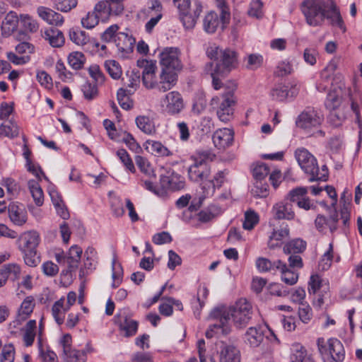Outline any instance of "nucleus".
Here are the masks:
<instances>
[{
    "label": "nucleus",
    "mask_w": 362,
    "mask_h": 362,
    "mask_svg": "<svg viewBox=\"0 0 362 362\" xmlns=\"http://www.w3.org/2000/svg\"><path fill=\"white\" fill-rule=\"evenodd\" d=\"M327 8V3L323 0H304L300 5L306 23L313 27L323 24Z\"/></svg>",
    "instance_id": "423d86ee"
},
{
    "label": "nucleus",
    "mask_w": 362,
    "mask_h": 362,
    "mask_svg": "<svg viewBox=\"0 0 362 362\" xmlns=\"http://www.w3.org/2000/svg\"><path fill=\"white\" fill-rule=\"evenodd\" d=\"M21 267L16 263L6 264L0 267V288L3 287L10 278L16 281L20 278Z\"/></svg>",
    "instance_id": "6ab92c4d"
},
{
    "label": "nucleus",
    "mask_w": 362,
    "mask_h": 362,
    "mask_svg": "<svg viewBox=\"0 0 362 362\" xmlns=\"http://www.w3.org/2000/svg\"><path fill=\"white\" fill-rule=\"evenodd\" d=\"M118 317V324L121 333L125 337L135 335L138 329L137 321L128 317L124 314H119Z\"/></svg>",
    "instance_id": "5701e85b"
},
{
    "label": "nucleus",
    "mask_w": 362,
    "mask_h": 362,
    "mask_svg": "<svg viewBox=\"0 0 362 362\" xmlns=\"http://www.w3.org/2000/svg\"><path fill=\"white\" fill-rule=\"evenodd\" d=\"M8 212L11 221L16 226H23L27 221V211L22 204L10 203Z\"/></svg>",
    "instance_id": "a211bd4d"
},
{
    "label": "nucleus",
    "mask_w": 362,
    "mask_h": 362,
    "mask_svg": "<svg viewBox=\"0 0 362 362\" xmlns=\"http://www.w3.org/2000/svg\"><path fill=\"white\" fill-rule=\"evenodd\" d=\"M308 188L305 187H299L291 189L287 194L286 199L291 202L296 203L298 205L301 200L306 197Z\"/></svg>",
    "instance_id": "de8ad7c7"
},
{
    "label": "nucleus",
    "mask_w": 362,
    "mask_h": 362,
    "mask_svg": "<svg viewBox=\"0 0 362 362\" xmlns=\"http://www.w3.org/2000/svg\"><path fill=\"white\" fill-rule=\"evenodd\" d=\"M277 270L281 273V280L286 284L292 286L296 284L298 279V274L293 269L289 268L285 263L281 262Z\"/></svg>",
    "instance_id": "c9c22d12"
},
{
    "label": "nucleus",
    "mask_w": 362,
    "mask_h": 362,
    "mask_svg": "<svg viewBox=\"0 0 362 362\" xmlns=\"http://www.w3.org/2000/svg\"><path fill=\"white\" fill-rule=\"evenodd\" d=\"M323 121L324 116L321 111L308 108L298 115L296 125L307 132H310L313 129L319 127Z\"/></svg>",
    "instance_id": "9d476101"
},
{
    "label": "nucleus",
    "mask_w": 362,
    "mask_h": 362,
    "mask_svg": "<svg viewBox=\"0 0 362 362\" xmlns=\"http://www.w3.org/2000/svg\"><path fill=\"white\" fill-rule=\"evenodd\" d=\"M245 342L251 347H257L264 339V332L260 327H251L244 336Z\"/></svg>",
    "instance_id": "cd10ccee"
},
{
    "label": "nucleus",
    "mask_w": 362,
    "mask_h": 362,
    "mask_svg": "<svg viewBox=\"0 0 362 362\" xmlns=\"http://www.w3.org/2000/svg\"><path fill=\"white\" fill-rule=\"evenodd\" d=\"M206 54L216 62L206 64L204 71L211 77L214 88L218 90L221 87L220 77L225 76L238 66V54L231 49H223L216 45H211L207 48Z\"/></svg>",
    "instance_id": "f03ea898"
},
{
    "label": "nucleus",
    "mask_w": 362,
    "mask_h": 362,
    "mask_svg": "<svg viewBox=\"0 0 362 362\" xmlns=\"http://www.w3.org/2000/svg\"><path fill=\"white\" fill-rule=\"evenodd\" d=\"M86 62L85 55L81 52H73L68 57L69 66L75 69L79 70L83 68Z\"/></svg>",
    "instance_id": "a18cd8bd"
},
{
    "label": "nucleus",
    "mask_w": 362,
    "mask_h": 362,
    "mask_svg": "<svg viewBox=\"0 0 362 362\" xmlns=\"http://www.w3.org/2000/svg\"><path fill=\"white\" fill-rule=\"evenodd\" d=\"M66 362H86V354L83 350L72 349L64 354Z\"/></svg>",
    "instance_id": "5fc2aeb1"
},
{
    "label": "nucleus",
    "mask_w": 362,
    "mask_h": 362,
    "mask_svg": "<svg viewBox=\"0 0 362 362\" xmlns=\"http://www.w3.org/2000/svg\"><path fill=\"white\" fill-rule=\"evenodd\" d=\"M156 180V177H141L139 180V185L146 189L148 190L149 192H151L153 194L160 196V190L157 187V186L155 184Z\"/></svg>",
    "instance_id": "052dcab7"
},
{
    "label": "nucleus",
    "mask_w": 362,
    "mask_h": 362,
    "mask_svg": "<svg viewBox=\"0 0 362 362\" xmlns=\"http://www.w3.org/2000/svg\"><path fill=\"white\" fill-rule=\"evenodd\" d=\"M98 263V255L96 250L92 246H88L84 252L83 265L85 269L92 272L95 269Z\"/></svg>",
    "instance_id": "f704fd0d"
},
{
    "label": "nucleus",
    "mask_w": 362,
    "mask_h": 362,
    "mask_svg": "<svg viewBox=\"0 0 362 362\" xmlns=\"http://www.w3.org/2000/svg\"><path fill=\"white\" fill-rule=\"evenodd\" d=\"M180 53L175 47H165L159 54L161 69L177 72L182 69Z\"/></svg>",
    "instance_id": "f8f14e48"
},
{
    "label": "nucleus",
    "mask_w": 362,
    "mask_h": 362,
    "mask_svg": "<svg viewBox=\"0 0 362 362\" xmlns=\"http://www.w3.org/2000/svg\"><path fill=\"white\" fill-rule=\"evenodd\" d=\"M136 64L142 69V76L156 73L157 69L156 63L153 60L141 59L137 60Z\"/></svg>",
    "instance_id": "3c124183"
},
{
    "label": "nucleus",
    "mask_w": 362,
    "mask_h": 362,
    "mask_svg": "<svg viewBox=\"0 0 362 362\" xmlns=\"http://www.w3.org/2000/svg\"><path fill=\"white\" fill-rule=\"evenodd\" d=\"M136 124L138 128L146 134H152L156 132L154 122L147 116L136 117Z\"/></svg>",
    "instance_id": "a19ab883"
},
{
    "label": "nucleus",
    "mask_w": 362,
    "mask_h": 362,
    "mask_svg": "<svg viewBox=\"0 0 362 362\" xmlns=\"http://www.w3.org/2000/svg\"><path fill=\"white\" fill-rule=\"evenodd\" d=\"M54 7L62 12H69L77 6V0H51Z\"/></svg>",
    "instance_id": "864d4df0"
},
{
    "label": "nucleus",
    "mask_w": 362,
    "mask_h": 362,
    "mask_svg": "<svg viewBox=\"0 0 362 362\" xmlns=\"http://www.w3.org/2000/svg\"><path fill=\"white\" fill-rule=\"evenodd\" d=\"M93 12L97 13L102 21L106 19L110 15L106 0H103L96 4Z\"/></svg>",
    "instance_id": "69168bd1"
},
{
    "label": "nucleus",
    "mask_w": 362,
    "mask_h": 362,
    "mask_svg": "<svg viewBox=\"0 0 362 362\" xmlns=\"http://www.w3.org/2000/svg\"><path fill=\"white\" fill-rule=\"evenodd\" d=\"M117 156L127 170L134 173L135 168L134 163L125 149L121 148L117 151Z\"/></svg>",
    "instance_id": "0e129e2a"
},
{
    "label": "nucleus",
    "mask_w": 362,
    "mask_h": 362,
    "mask_svg": "<svg viewBox=\"0 0 362 362\" xmlns=\"http://www.w3.org/2000/svg\"><path fill=\"white\" fill-rule=\"evenodd\" d=\"M162 110L170 115H175L180 113L185 108V103L182 95L178 91H170L160 100Z\"/></svg>",
    "instance_id": "9b49d317"
},
{
    "label": "nucleus",
    "mask_w": 362,
    "mask_h": 362,
    "mask_svg": "<svg viewBox=\"0 0 362 362\" xmlns=\"http://www.w3.org/2000/svg\"><path fill=\"white\" fill-rule=\"evenodd\" d=\"M235 103V98L231 91L214 97L211 100V105L218 106V117L223 122H229L233 118Z\"/></svg>",
    "instance_id": "1a4fd4ad"
},
{
    "label": "nucleus",
    "mask_w": 362,
    "mask_h": 362,
    "mask_svg": "<svg viewBox=\"0 0 362 362\" xmlns=\"http://www.w3.org/2000/svg\"><path fill=\"white\" fill-rule=\"evenodd\" d=\"M110 14L118 16L124 11V0H106Z\"/></svg>",
    "instance_id": "338daca9"
},
{
    "label": "nucleus",
    "mask_w": 362,
    "mask_h": 362,
    "mask_svg": "<svg viewBox=\"0 0 362 362\" xmlns=\"http://www.w3.org/2000/svg\"><path fill=\"white\" fill-rule=\"evenodd\" d=\"M69 308L65 305V298L62 297L57 300L52 308V314L55 322L61 325L64 322L66 313Z\"/></svg>",
    "instance_id": "2f4dec72"
},
{
    "label": "nucleus",
    "mask_w": 362,
    "mask_h": 362,
    "mask_svg": "<svg viewBox=\"0 0 362 362\" xmlns=\"http://www.w3.org/2000/svg\"><path fill=\"white\" fill-rule=\"evenodd\" d=\"M318 351L325 362H342L345 350L342 343L337 338L325 340L323 337L317 340Z\"/></svg>",
    "instance_id": "39448f33"
},
{
    "label": "nucleus",
    "mask_w": 362,
    "mask_h": 362,
    "mask_svg": "<svg viewBox=\"0 0 362 362\" xmlns=\"http://www.w3.org/2000/svg\"><path fill=\"white\" fill-rule=\"evenodd\" d=\"M23 254L25 263L31 267H36L40 262V257L37 255V249L21 252Z\"/></svg>",
    "instance_id": "4d7b16f0"
},
{
    "label": "nucleus",
    "mask_w": 362,
    "mask_h": 362,
    "mask_svg": "<svg viewBox=\"0 0 362 362\" xmlns=\"http://www.w3.org/2000/svg\"><path fill=\"white\" fill-rule=\"evenodd\" d=\"M219 362H240V352L235 346L224 341L216 344Z\"/></svg>",
    "instance_id": "ddd939ff"
},
{
    "label": "nucleus",
    "mask_w": 362,
    "mask_h": 362,
    "mask_svg": "<svg viewBox=\"0 0 362 362\" xmlns=\"http://www.w3.org/2000/svg\"><path fill=\"white\" fill-rule=\"evenodd\" d=\"M252 305L245 298L239 299L230 307L215 308L210 313V318L216 322L209 325L205 336L211 339L214 336L228 334L231 331V322L237 328H243L252 319Z\"/></svg>",
    "instance_id": "f257e3e1"
},
{
    "label": "nucleus",
    "mask_w": 362,
    "mask_h": 362,
    "mask_svg": "<svg viewBox=\"0 0 362 362\" xmlns=\"http://www.w3.org/2000/svg\"><path fill=\"white\" fill-rule=\"evenodd\" d=\"M88 74L90 76L98 85L103 84L105 81V76L97 64L91 65L88 69Z\"/></svg>",
    "instance_id": "e2e57ef3"
},
{
    "label": "nucleus",
    "mask_w": 362,
    "mask_h": 362,
    "mask_svg": "<svg viewBox=\"0 0 362 362\" xmlns=\"http://www.w3.org/2000/svg\"><path fill=\"white\" fill-rule=\"evenodd\" d=\"M14 358V346L11 344L4 346L0 354V362H13Z\"/></svg>",
    "instance_id": "13d9d810"
},
{
    "label": "nucleus",
    "mask_w": 362,
    "mask_h": 362,
    "mask_svg": "<svg viewBox=\"0 0 362 362\" xmlns=\"http://www.w3.org/2000/svg\"><path fill=\"white\" fill-rule=\"evenodd\" d=\"M104 66L109 75L115 80L119 79L122 74L119 64L113 59L106 60Z\"/></svg>",
    "instance_id": "c03bdc74"
},
{
    "label": "nucleus",
    "mask_w": 362,
    "mask_h": 362,
    "mask_svg": "<svg viewBox=\"0 0 362 362\" xmlns=\"http://www.w3.org/2000/svg\"><path fill=\"white\" fill-rule=\"evenodd\" d=\"M259 222L258 214L252 209L247 210L245 213V220L243 223V227L245 230H252L255 225Z\"/></svg>",
    "instance_id": "8fccbe9b"
},
{
    "label": "nucleus",
    "mask_w": 362,
    "mask_h": 362,
    "mask_svg": "<svg viewBox=\"0 0 362 362\" xmlns=\"http://www.w3.org/2000/svg\"><path fill=\"white\" fill-rule=\"evenodd\" d=\"M35 306V303L33 297H26L21 303L18 309L16 320L21 323L27 320L33 313Z\"/></svg>",
    "instance_id": "c756f323"
},
{
    "label": "nucleus",
    "mask_w": 362,
    "mask_h": 362,
    "mask_svg": "<svg viewBox=\"0 0 362 362\" xmlns=\"http://www.w3.org/2000/svg\"><path fill=\"white\" fill-rule=\"evenodd\" d=\"M36 320H30L25 324V327L22 329L23 340L25 346H30L33 345L35 336H36Z\"/></svg>",
    "instance_id": "473e14b6"
},
{
    "label": "nucleus",
    "mask_w": 362,
    "mask_h": 362,
    "mask_svg": "<svg viewBox=\"0 0 362 362\" xmlns=\"http://www.w3.org/2000/svg\"><path fill=\"white\" fill-rule=\"evenodd\" d=\"M306 248V243L302 239H294L284 247V252L286 254H299L303 252Z\"/></svg>",
    "instance_id": "79ce46f5"
},
{
    "label": "nucleus",
    "mask_w": 362,
    "mask_h": 362,
    "mask_svg": "<svg viewBox=\"0 0 362 362\" xmlns=\"http://www.w3.org/2000/svg\"><path fill=\"white\" fill-rule=\"evenodd\" d=\"M272 212L276 219L293 220L295 218V213L291 203H277L274 205Z\"/></svg>",
    "instance_id": "bb28decb"
},
{
    "label": "nucleus",
    "mask_w": 362,
    "mask_h": 362,
    "mask_svg": "<svg viewBox=\"0 0 362 362\" xmlns=\"http://www.w3.org/2000/svg\"><path fill=\"white\" fill-rule=\"evenodd\" d=\"M135 161L138 168L146 177L156 178V174L153 168L146 158L140 156H137L135 158Z\"/></svg>",
    "instance_id": "37998d69"
},
{
    "label": "nucleus",
    "mask_w": 362,
    "mask_h": 362,
    "mask_svg": "<svg viewBox=\"0 0 362 362\" xmlns=\"http://www.w3.org/2000/svg\"><path fill=\"white\" fill-rule=\"evenodd\" d=\"M42 37L53 47H60L64 43V37L62 32L57 28L47 29L44 32Z\"/></svg>",
    "instance_id": "7c9ffc66"
},
{
    "label": "nucleus",
    "mask_w": 362,
    "mask_h": 362,
    "mask_svg": "<svg viewBox=\"0 0 362 362\" xmlns=\"http://www.w3.org/2000/svg\"><path fill=\"white\" fill-rule=\"evenodd\" d=\"M37 13L40 18L50 25L59 26L64 23L63 16L49 8L39 6L37 8Z\"/></svg>",
    "instance_id": "4be33fe9"
},
{
    "label": "nucleus",
    "mask_w": 362,
    "mask_h": 362,
    "mask_svg": "<svg viewBox=\"0 0 362 362\" xmlns=\"http://www.w3.org/2000/svg\"><path fill=\"white\" fill-rule=\"evenodd\" d=\"M40 356L42 362H57V354L49 349H44L41 341L40 335L37 339Z\"/></svg>",
    "instance_id": "09e8293b"
},
{
    "label": "nucleus",
    "mask_w": 362,
    "mask_h": 362,
    "mask_svg": "<svg viewBox=\"0 0 362 362\" xmlns=\"http://www.w3.org/2000/svg\"><path fill=\"white\" fill-rule=\"evenodd\" d=\"M175 71L161 69L156 88L161 92H166L175 86L177 76Z\"/></svg>",
    "instance_id": "412c9836"
},
{
    "label": "nucleus",
    "mask_w": 362,
    "mask_h": 362,
    "mask_svg": "<svg viewBox=\"0 0 362 362\" xmlns=\"http://www.w3.org/2000/svg\"><path fill=\"white\" fill-rule=\"evenodd\" d=\"M82 253V248L77 245H74L69 248L66 256L67 264L70 269H76L78 268Z\"/></svg>",
    "instance_id": "72a5a7b5"
},
{
    "label": "nucleus",
    "mask_w": 362,
    "mask_h": 362,
    "mask_svg": "<svg viewBox=\"0 0 362 362\" xmlns=\"http://www.w3.org/2000/svg\"><path fill=\"white\" fill-rule=\"evenodd\" d=\"M298 93V88L296 86L288 87L284 84H278L271 90L270 96L274 100L284 101L289 97L296 96Z\"/></svg>",
    "instance_id": "f3484780"
},
{
    "label": "nucleus",
    "mask_w": 362,
    "mask_h": 362,
    "mask_svg": "<svg viewBox=\"0 0 362 362\" xmlns=\"http://www.w3.org/2000/svg\"><path fill=\"white\" fill-rule=\"evenodd\" d=\"M81 90L83 93L84 98L88 100L95 99L98 93L97 86L88 81L85 82L82 85Z\"/></svg>",
    "instance_id": "6e6d98bb"
},
{
    "label": "nucleus",
    "mask_w": 362,
    "mask_h": 362,
    "mask_svg": "<svg viewBox=\"0 0 362 362\" xmlns=\"http://www.w3.org/2000/svg\"><path fill=\"white\" fill-rule=\"evenodd\" d=\"M20 23V16L15 11L8 12L4 17L1 24L2 35L8 37L10 36L18 28Z\"/></svg>",
    "instance_id": "b1692460"
},
{
    "label": "nucleus",
    "mask_w": 362,
    "mask_h": 362,
    "mask_svg": "<svg viewBox=\"0 0 362 362\" xmlns=\"http://www.w3.org/2000/svg\"><path fill=\"white\" fill-rule=\"evenodd\" d=\"M281 265V260H276L272 262L269 259L264 257H259L256 260V267L260 272L276 271L279 266Z\"/></svg>",
    "instance_id": "ea45409f"
},
{
    "label": "nucleus",
    "mask_w": 362,
    "mask_h": 362,
    "mask_svg": "<svg viewBox=\"0 0 362 362\" xmlns=\"http://www.w3.org/2000/svg\"><path fill=\"white\" fill-rule=\"evenodd\" d=\"M322 286V279L318 274H313L308 282V293L315 294Z\"/></svg>",
    "instance_id": "774afa93"
},
{
    "label": "nucleus",
    "mask_w": 362,
    "mask_h": 362,
    "mask_svg": "<svg viewBox=\"0 0 362 362\" xmlns=\"http://www.w3.org/2000/svg\"><path fill=\"white\" fill-rule=\"evenodd\" d=\"M18 134L19 127L14 121L6 120L0 125V136L13 139Z\"/></svg>",
    "instance_id": "4c0bfd02"
},
{
    "label": "nucleus",
    "mask_w": 362,
    "mask_h": 362,
    "mask_svg": "<svg viewBox=\"0 0 362 362\" xmlns=\"http://www.w3.org/2000/svg\"><path fill=\"white\" fill-rule=\"evenodd\" d=\"M20 25L26 33H35L39 30V23L36 19L27 13L20 15Z\"/></svg>",
    "instance_id": "e433bc0d"
},
{
    "label": "nucleus",
    "mask_w": 362,
    "mask_h": 362,
    "mask_svg": "<svg viewBox=\"0 0 362 362\" xmlns=\"http://www.w3.org/2000/svg\"><path fill=\"white\" fill-rule=\"evenodd\" d=\"M217 8L220 11V18L214 11L208 13L204 17L203 26L208 33H215L221 23L223 25L228 23L230 19V9L224 0L217 1Z\"/></svg>",
    "instance_id": "6e6552de"
},
{
    "label": "nucleus",
    "mask_w": 362,
    "mask_h": 362,
    "mask_svg": "<svg viewBox=\"0 0 362 362\" xmlns=\"http://www.w3.org/2000/svg\"><path fill=\"white\" fill-rule=\"evenodd\" d=\"M70 39L72 42L78 45H85L89 42V37L85 31L74 30L70 33Z\"/></svg>",
    "instance_id": "bf43d9fd"
},
{
    "label": "nucleus",
    "mask_w": 362,
    "mask_h": 362,
    "mask_svg": "<svg viewBox=\"0 0 362 362\" xmlns=\"http://www.w3.org/2000/svg\"><path fill=\"white\" fill-rule=\"evenodd\" d=\"M341 103V98L336 90H332L328 93L325 102V105L327 109L329 110H334L339 107Z\"/></svg>",
    "instance_id": "603ef678"
},
{
    "label": "nucleus",
    "mask_w": 362,
    "mask_h": 362,
    "mask_svg": "<svg viewBox=\"0 0 362 362\" xmlns=\"http://www.w3.org/2000/svg\"><path fill=\"white\" fill-rule=\"evenodd\" d=\"M216 155L211 150H198L191 156L193 164L188 169L189 179L197 183L209 180L211 175L209 163L214 160Z\"/></svg>",
    "instance_id": "7ed1b4c3"
},
{
    "label": "nucleus",
    "mask_w": 362,
    "mask_h": 362,
    "mask_svg": "<svg viewBox=\"0 0 362 362\" xmlns=\"http://www.w3.org/2000/svg\"><path fill=\"white\" fill-rule=\"evenodd\" d=\"M40 241L37 232L30 230L22 233L17 240L18 248L21 252L37 249Z\"/></svg>",
    "instance_id": "2eb2a0df"
},
{
    "label": "nucleus",
    "mask_w": 362,
    "mask_h": 362,
    "mask_svg": "<svg viewBox=\"0 0 362 362\" xmlns=\"http://www.w3.org/2000/svg\"><path fill=\"white\" fill-rule=\"evenodd\" d=\"M99 19V16L97 13L90 11L81 18V24L85 28L92 29L98 25Z\"/></svg>",
    "instance_id": "680f3d73"
},
{
    "label": "nucleus",
    "mask_w": 362,
    "mask_h": 362,
    "mask_svg": "<svg viewBox=\"0 0 362 362\" xmlns=\"http://www.w3.org/2000/svg\"><path fill=\"white\" fill-rule=\"evenodd\" d=\"M144 146L148 153L156 156L165 157L173 155L171 151L160 141L149 139L144 143Z\"/></svg>",
    "instance_id": "c85d7f7f"
},
{
    "label": "nucleus",
    "mask_w": 362,
    "mask_h": 362,
    "mask_svg": "<svg viewBox=\"0 0 362 362\" xmlns=\"http://www.w3.org/2000/svg\"><path fill=\"white\" fill-rule=\"evenodd\" d=\"M295 158L301 169L310 176V182L327 180L328 170L326 165H322L320 170L317 159L306 148H297Z\"/></svg>",
    "instance_id": "20e7f679"
},
{
    "label": "nucleus",
    "mask_w": 362,
    "mask_h": 362,
    "mask_svg": "<svg viewBox=\"0 0 362 362\" xmlns=\"http://www.w3.org/2000/svg\"><path fill=\"white\" fill-rule=\"evenodd\" d=\"M233 135V131L230 129H219L214 133L213 142L218 148H225L232 144Z\"/></svg>",
    "instance_id": "aec40b11"
},
{
    "label": "nucleus",
    "mask_w": 362,
    "mask_h": 362,
    "mask_svg": "<svg viewBox=\"0 0 362 362\" xmlns=\"http://www.w3.org/2000/svg\"><path fill=\"white\" fill-rule=\"evenodd\" d=\"M146 16L149 18L145 25V30L151 33L154 27L163 17V6L158 1H153L146 11Z\"/></svg>",
    "instance_id": "dca6fc26"
},
{
    "label": "nucleus",
    "mask_w": 362,
    "mask_h": 362,
    "mask_svg": "<svg viewBox=\"0 0 362 362\" xmlns=\"http://www.w3.org/2000/svg\"><path fill=\"white\" fill-rule=\"evenodd\" d=\"M115 42L121 57L126 58L133 52L136 40L128 33L120 32L116 35Z\"/></svg>",
    "instance_id": "4468645a"
},
{
    "label": "nucleus",
    "mask_w": 362,
    "mask_h": 362,
    "mask_svg": "<svg viewBox=\"0 0 362 362\" xmlns=\"http://www.w3.org/2000/svg\"><path fill=\"white\" fill-rule=\"evenodd\" d=\"M173 3L179 11L180 18L184 27L187 29L194 28L202 12L201 3L194 1L192 8L190 0H173Z\"/></svg>",
    "instance_id": "0eeeda50"
},
{
    "label": "nucleus",
    "mask_w": 362,
    "mask_h": 362,
    "mask_svg": "<svg viewBox=\"0 0 362 362\" xmlns=\"http://www.w3.org/2000/svg\"><path fill=\"white\" fill-rule=\"evenodd\" d=\"M306 350L300 344H294L291 347V353L290 356L291 362H305L308 359L306 357Z\"/></svg>",
    "instance_id": "49530a36"
},
{
    "label": "nucleus",
    "mask_w": 362,
    "mask_h": 362,
    "mask_svg": "<svg viewBox=\"0 0 362 362\" xmlns=\"http://www.w3.org/2000/svg\"><path fill=\"white\" fill-rule=\"evenodd\" d=\"M289 235V228L287 224H282L279 228L274 229L272 235L269 236L268 247L270 249H274L280 247L284 239Z\"/></svg>",
    "instance_id": "a878e982"
},
{
    "label": "nucleus",
    "mask_w": 362,
    "mask_h": 362,
    "mask_svg": "<svg viewBox=\"0 0 362 362\" xmlns=\"http://www.w3.org/2000/svg\"><path fill=\"white\" fill-rule=\"evenodd\" d=\"M327 18L330 21V23L333 26L339 28L343 33L346 30L342 17L340 14L339 9L334 3L330 5L327 4L326 8L325 19Z\"/></svg>",
    "instance_id": "393cba45"
},
{
    "label": "nucleus",
    "mask_w": 362,
    "mask_h": 362,
    "mask_svg": "<svg viewBox=\"0 0 362 362\" xmlns=\"http://www.w3.org/2000/svg\"><path fill=\"white\" fill-rule=\"evenodd\" d=\"M28 185L36 205L42 206L44 202V194L38 181L30 180Z\"/></svg>",
    "instance_id": "58836bf2"
}]
</instances>
